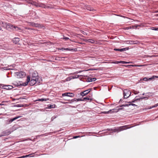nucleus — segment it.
Segmentation results:
<instances>
[{"mask_svg": "<svg viewBox=\"0 0 158 158\" xmlns=\"http://www.w3.org/2000/svg\"><path fill=\"white\" fill-rule=\"evenodd\" d=\"M27 1L28 3L30 4L37 8L42 7L45 9L52 8V7L46 6L44 3L40 2H37L32 0H27Z\"/></svg>", "mask_w": 158, "mask_h": 158, "instance_id": "nucleus-1", "label": "nucleus"}, {"mask_svg": "<svg viewBox=\"0 0 158 158\" xmlns=\"http://www.w3.org/2000/svg\"><path fill=\"white\" fill-rule=\"evenodd\" d=\"M30 80V76H28L27 77V79L26 80V81L25 82L21 83L22 82V81H19L17 82H14L13 83V84L17 86H25L26 85H27L28 84V83L29 82Z\"/></svg>", "mask_w": 158, "mask_h": 158, "instance_id": "nucleus-2", "label": "nucleus"}, {"mask_svg": "<svg viewBox=\"0 0 158 158\" xmlns=\"http://www.w3.org/2000/svg\"><path fill=\"white\" fill-rule=\"evenodd\" d=\"M15 76L17 78H23L25 77L26 73L23 71L15 72L14 73Z\"/></svg>", "mask_w": 158, "mask_h": 158, "instance_id": "nucleus-3", "label": "nucleus"}, {"mask_svg": "<svg viewBox=\"0 0 158 158\" xmlns=\"http://www.w3.org/2000/svg\"><path fill=\"white\" fill-rule=\"evenodd\" d=\"M127 125H125L121 127H117L115 129V131L118 132H120V131H123L124 130H126L127 129L130 128L131 127H127Z\"/></svg>", "mask_w": 158, "mask_h": 158, "instance_id": "nucleus-4", "label": "nucleus"}, {"mask_svg": "<svg viewBox=\"0 0 158 158\" xmlns=\"http://www.w3.org/2000/svg\"><path fill=\"white\" fill-rule=\"evenodd\" d=\"M14 28L15 29L16 31L20 30V31H21V28L13 26L12 24L10 23L6 24V28L7 29L9 30V28H10L11 29H13Z\"/></svg>", "mask_w": 158, "mask_h": 158, "instance_id": "nucleus-5", "label": "nucleus"}, {"mask_svg": "<svg viewBox=\"0 0 158 158\" xmlns=\"http://www.w3.org/2000/svg\"><path fill=\"white\" fill-rule=\"evenodd\" d=\"M131 92L128 89H125L123 91V95L124 98H127L131 96Z\"/></svg>", "mask_w": 158, "mask_h": 158, "instance_id": "nucleus-6", "label": "nucleus"}, {"mask_svg": "<svg viewBox=\"0 0 158 158\" xmlns=\"http://www.w3.org/2000/svg\"><path fill=\"white\" fill-rule=\"evenodd\" d=\"M40 81L38 80L31 79V77H30V80L29 82H30L29 84L30 85H33L35 84H37V85L39 84Z\"/></svg>", "mask_w": 158, "mask_h": 158, "instance_id": "nucleus-7", "label": "nucleus"}, {"mask_svg": "<svg viewBox=\"0 0 158 158\" xmlns=\"http://www.w3.org/2000/svg\"><path fill=\"white\" fill-rule=\"evenodd\" d=\"M31 78L37 80V81H40V78L38 76V73L36 72L32 74Z\"/></svg>", "mask_w": 158, "mask_h": 158, "instance_id": "nucleus-8", "label": "nucleus"}, {"mask_svg": "<svg viewBox=\"0 0 158 158\" xmlns=\"http://www.w3.org/2000/svg\"><path fill=\"white\" fill-rule=\"evenodd\" d=\"M11 133V131L10 129L7 130L2 132L0 135V137L7 135Z\"/></svg>", "mask_w": 158, "mask_h": 158, "instance_id": "nucleus-9", "label": "nucleus"}, {"mask_svg": "<svg viewBox=\"0 0 158 158\" xmlns=\"http://www.w3.org/2000/svg\"><path fill=\"white\" fill-rule=\"evenodd\" d=\"M62 95L63 97L67 96L72 97L74 96V94L70 93L67 92L62 94Z\"/></svg>", "mask_w": 158, "mask_h": 158, "instance_id": "nucleus-10", "label": "nucleus"}, {"mask_svg": "<svg viewBox=\"0 0 158 158\" xmlns=\"http://www.w3.org/2000/svg\"><path fill=\"white\" fill-rule=\"evenodd\" d=\"M61 50H66V51H76L77 50V49L76 48H61L59 49Z\"/></svg>", "mask_w": 158, "mask_h": 158, "instance_id": "nucleus-11", "label": "nucleus"}, {"mask_svg": "<svg viewBox=\"0 0 158 158\" xmlns=\"http://www.w3.org/2000/svg\"><path fill=\"white\" fill-rule=\"evenodd\" d=\"M2 88L4 89L9 90V89H11L13 88V87L12 85H4L2 86Z\"/></svg>", "mask_w": 158, "mask_h": 158, "instance_id": "nucleus-12", "label": "nucleus"}, {"mask_svg": "<svg viewBox=\"0 0 158 158\" xmlns=\"http://www.w3.org/2000/svg\"><path fill=\"white\" fill-rule=\"evenodd\" d=\"M85 99H87L88 100H89V98L87 97V98H84L83 100H82L80 98H78V99H72L71 100V101L72 102H73L74 101H84Z\"/></svg>", "mask_w": 158, "mask_h": 158, "instance_id": "nucleus-13", "label": "nucleus"}, {"mask_svg": "<svg viewBox=\"0 0 158 158\" xmlns=\"http://www.w3.org/2000/svg\"><path fill=\"white\" fill-rule=\"evenodd\" d=\"M88 93H89V90H87L84 91L83 92H81L80 93V94L81 96H85Z\"/></svg>", "mask_w": 158, "mask_h": 158, "instance_id": "nucleus-14", "label": "nucleus"}, {"mask_svg": "<svg viewBox=\"0 0 158 158\" xmlns=\"http://www.w3.org/2000/svg\"><path fill=\"white\" fill-rule=\"evenodd\" d=\"M56 105L55 104L53 105H48L47 106L45 107V109H51L52 108H55Z\"/></svg>", "mask_w": 158, "mask_h": 158, "instance_id": "nucleus-15", "label": "nucleus"}, {"mask_svg": "<svg viewBox=\"0 0 158 158\" xmlns=\"http://www.w3.org/2000/svg\"><path fill=\"white\" fill-rule=\"evenodd\" d=\"M129 49L128 48H121V49H116L115 48L114 49V50L115 51H119L120 52H123L124 51H125Z\"/></svg>", "mask_w": 158, "mask_h": 158, "instance_id": "nucleus-16", "label": "nucleus"}, {"mask_svg": "<svg viewBox=\"0 0 158 158\" xmlns=\"http://www.w3.org/2000/svg\"><path fill=\"white\" fill-rule=\"evenodd\" d=\"M13 41L15 44H18L19 41V39L18 38H15L13 39Z\"/></svg>", "mask_w": 158, "mask_h": 158, "instance_id": "nucleus-17", "label": "nucleus"}, {"mask_svg": "<svg viewBox=\"0 0 158 158\" xmlns=\"http://www.w3.org/2000/svg\"><path fill=\"white\" fill-rule=\"evenodd\" d=\"M139 25H138L137 24H135L134 25L131 26L130 27H127L126 29H134L135 27L136 28L138 26H139Z\"/></svg>", "mask_w": 158, "mask_h": 158, "instance_id": "nucleus-18", "label": "nucleus"}, {"mask_svg": "<svg viewBox=\"0 0 158 158\" xmlns=\"http://www.w3.org/2000/svg\"><path fill=\"white\" fill-rule=\"evenodd\" d=\"M34 27H37L38 28H41L43 27H44V26H43V25L41 24L35 23Z\"/></svg>", "mask_w": 158, "mask_h": 158, "instance_id": "nucleus-19", "label": "nucleus"}, {"mask_svg": "<svg viewBox=\"0 0 158 158\" xmlns=\"http://www.w3.org/2000/svg\"><path fill=\"white\" fill-rule=\"evenodd\" d=\"M127 43L131 44H137L136 42L135 41L132 40H128L127 41Z\"/></svg>", "mask_w": 158, "mask_h": 158, "instance_id": "nucleus-20", "label": "nucleus"}, {"mask_svg": "<svg viewBox=\"0 0 158 158\" xmlns=\"http://www.w3.org/2000/svg\"><path fill=\"white\" fill-rule=\"evenodd\" d=\"M20 117H21V116H17V117H16L10 119L9 121V123H11V122H12L13 121H14L16 120V119L18 118H19Z\"/></svg>", "mask_w": 158, "mask_h": 158, "instance_id": "nucleus-21", "label": "nucleus"}, {"mask_svg": "<svg viewBox=\"0 0 158 158\" xmlns=\"http://www.w3.org/2000/svg\"><path fill=\"white\" fill-rule=\"evenodd\" d=\"M15 125H14L13 126L11 127L10 128V130L11 131V132H13L16 129V127H15Z\"/></svg>", "mask_w": 158, "mask_h": 158, "instance_id": "nucleus-22", "label": "nucleus"}, {"mask_svg": "<svg viewBox=\"0 0 158 158\" xmlns=\"http://www.w3.org/2000/svg\"><path fill=\"white\" fill-rule=\"evenodd\" d=\"M96 78L94 77L92 78L91 77H89V82L94 81L96 80Z\"/></svg>", "mask_w": 158, "mask_h": 158, "instance_id": "nucleus-23", "label": "nucleus"}, {"mask_svg": "<svg viewBox=\"0 0 158 158\" xmlns=\"http://www.w3.org/2000/svg\"><path fill=\"white\" fill-rule=\"evenodd\" d=\"M73 77H72V76H70V77H67L66 79V81H70V80H71V79H73Z\"/></svg>", "mask_w": 158, "mask_h": 158, "instance_id": "nucleus-24", "label": "nucleus"}, {"mask_svg": "<svg viewBox=\"0 0 158 158\" xmlns=\"http://www.w3.org/2000/svg\"><path fill=\"white\" fill-rule=\"evenodd\" d=\"M148 99V98L147 97H146L136 99H135V100H136V101L137 100H141V99Z\"/></svg>", "mask_w": 158, "mask_h": 158, "instance_id": "nucleus-25", "label": "nucleus"}, {"mask_svg": "<svg viewBox=\"0 0 158 158\" xmlns=\"http://www.w3.org/2000/svg\"><path fill=\"white\" fill-rule=\"evenodd\" d=\"M1 69L2 70H10V69L9 68H8L7 67H4L2 68H1Z\"/></svg>", "mask_w": 158, "mask_h": 158, "instance_id": "nucleus-26", "label": "nucleus"}, {"mask_svg": "<svg viewBox=\"0 0 158 158\" xmlns=\"http://www.w3.org/2000/svg\"><path fill=\"white\" fill-rule=\"evenodd\" d=\"M114 110V109H112V110H110L108 111H107V112H106V111L104 112H103V113H104V114H108V113H111V112H112V110Z\"/></svg>", "mask_w": 158, "mask_h": 158, "instance_id": "nucleus-27", "label": "nucleus"}, {"mask_svg": "<svg viewBox=\"0 0 158 158\" xmlns=\"http://www.w3.org/2000/svg\"><path fill=\"white\" fill-rule=\"evenodd\" d=\"M120 62H121V63L123 64H129V63H131V62H126V61H121Z\"/></svg>", "mask_w": 158, "mask_h": 158, "instance_id": "nucleus-28", "label": "nucleus"}, {"mask_svg": "<svg viewBox=\"0 0 158 158\" xmlns=\"http://www.w3.org/2000/svg\"><path fill=\"white\" fill-rule=\"evenodd\" d=\"M23 104H17L15 105V106L17 107H23Z\"/></svg>", "mask_w": 158, "mask_h": 158, "instance_id": "nucleus-29", "label": "nucleus"}, {"mask_svg": "<svg viewBox=\"0 0 158 158\" xmlns=\"http://www.w3.org/2000/svg\"><path fill=\"white\" fill-rule=\"evenodd\" d=\"M127 66H131L133 67H140L142 66L141 65H128Z\"/></svg>", "mask_w": 158, "mask_h": 158, "instance_id": "nucleus-30", "label": "nucleus"}, {"mask_svg": "<svg viewBox=\"0 0 158 158\" xmlns=\"http://www.w3.org/2000/svg\"><path fill=\"white\" fill-rule=\"evenodd\" d=\"M48 99H47L46 98H41V99H39L38 101H47Z\"/></svg>", "mask_w": 158, "mask_h": 158, "instance_id": "nucleus-31", "label": "nucleus"}, {"mask_svg": "<svg viewBox=\"0 0 158 158\" xmlns=\"http://www.w3.org/2000/svg\"><path fill=\"white\" fill-rule=\"evenodd\" d=\"M130 105H131V104H124V105H121L120 106V107H121L122 106H128Z\"/></svg>", "mask_w": 158, "mask_h": 158, "instance_id": "nucleus-32", "label": "nucleus"}, {"mask_svg": "<svg viewBox=\"0 0 158 158\" xmlns=\"http://www.w3.org/2000/svg\"><path fill=\"white\" fill-rule=\"evenodd\" d=\"M155 78H158V76H153L152 77L149 78L148 80H151Z\"/></svg>", "mask_w": 158, "mask_h": 158, "instance_id": "nucleus-33", "label": "nucleus"}, {"mask_svg": "<svg viewBox=\"0 0 158 158\" xmlns=\"http://www.w3.org/2000/svg\"><path fill=\"white\" fill-rule=\"evenodd\" d=\"M25 29H28V30H31V31H32V30H34V29L31 28H30V27H25Z\"/></svg>", "mask_w": 158, "mask_h": 158, "instance_id": "nucleus-34", "label": "nucleus"}, {"mask_svg": "<svg viewBox=\"0 0 158 158\" xmlns=\"http://www.w3.org/2000/svg\"><path fill=\"white\" fill-rule=\"evenodd\" d=\"M57 117V116H54L52 117L51 118V121H53V120H54V119L56 118Z\"/></svg>", "mask_w": 158, "mask_h": 158, "instance_id": "nucleus-35", "label": "nucleus"}, {"mask_svg": "<svg viewBox=\"0 0 158 158\" xmlns=\"http://www.w3.org/2000/svg\"><path fill=\"white\" fill-rule=\"evenodd\" d=\"M72 76V77H73V79H75V78H78L79 77V75H74V76Z\"/></svg>", "mask_w": 158, "mask_h": 158, "instance_id": "nucleus-36", "label": "nucleus"}, {"mask_svg": "<svg viewBox=\"0 0 158 158\" xmlns=\"http://www.w3.org/2000/svg\"><path fill=\"white\" fill-rule=\"evenodd\" d=\"M6 23L8 24V23H4L3 22H2V24H1V25H2V27H5V26H6L5 27H6Z\"/></svg>", "mask_w": 158, "mask_h": 158, "instance_id": "nucleus-37", "label": "nucleus"}, {"mask_svg": "<svg viewBox=\"0 0 158 158\" xmlns=\"http://www.w3.org/2000/svg\"><path fill=\"white\" fill-rule=\"evenodd\" d=\"M62 39L65 40H69V38H68L67 37H65L64 36H63V38Z\"/></svg>", "mask_w": 158, "mask_h": 158, "instance_id": "nucleus-38", "label": "nucleus"}, {"mask_svg": "<svg viewBox=\"0 0 158 158\" xmlns=\"http://www.w3.org/2000/svg\"><path fill=\"white\" fill-rule=\"evenodd\" d=\"M133 92L134 93V94H137L139 93V91H135L134 90V91Z\"/></svg>", "mask_w": 158, "mask_h": 158, "instance_id": "nucleus-39", "label": "nucleus"}, {"mask_svg": "<svg viewBox=\"0 0 158 158\" xmlns=\"http://www.w3.org/2000/svg\"><path fill=\"white\" fill-rule=\"evenodd\" d=\"M151 29L157 31L158 30V28H156L154 27H151Z\"/></svg>", "mask_w": 158, "mask_h": 158, "instance_id": "nucleus-40", "label": "nucleus"}, {"mask_svg": "<svg viewBox=\"0 0 158 158\" xmlns=\"http://www.w3.org/2000/svg\"><path fill=\"white\" fill-rule=\"evenodd\" d=\"M30 25L33 27H34L35 24V23L33 22H31L30 23Z\"/></svg>", "mask_w": 158, "mask_h": 158, "instance_id": "nucleus-41", "label": "nucleus"}, {"mask_svg": "<svg viewBox=\"0 0 158 158\" xmlns=\"http://www.w3.org/2000/svg\"><path fill=\"white\" fill-rule=\"evenodd\" d=\"M81 72V71H79V72H78V71H77V72H76L72 74H72L73 75H74V74H77L78 73H80Z\"/></svg>", "mask_w": 158, "mask_h": 158, "instance_id": "nucleus-42", "label": "nucleus"}, {"mask_svg": "<svg viewBox=\"0 0 158 158\" xmlns=\"http://www.w3.org/2000/svg\"><path fill=\"white\" fill-rule=\"evenodd\" d=\"M98 70V69L89 68V71Z\"/></svg>", "mask_w": 158, "mask_h": 158, "instance_id": "nucleus-43", "label": "nucleus"}, {"mask_svg": "<svg viewBox=\"0 0 158 158\" xmlns=\"http://www.w3.org/2000/svg\"><path fill=\"white\" fill-rule=\"evenodd\" d=\"M94 42L95 41L94 40L89 39V43H94Z\"/></svg>", "mask_w": 158, "mask_h": 158, "instance_id": "nucleus-44", "label": "nucleus"}, {"mask_svg": "<svg viewBox=\"0 0 158 158\" xmlns=\"http://www.w3.org/2000/svg\"><path fill=\"white\" fill-rule=\"evenodd\" d=\"M143 80L144 81H147L148 80V79L147 77H145L143 78Z\"/></svg>", "mask_w": 158, "mask_h": 158, "instance_id": "nucleus-45", "label": "nucleus"}, {"mask_svg": "<svg viewBox=\"0 0 158 158\" xmlns=\"http://www.w3.org/2000/svg\"><path fill=\"white\" fill-rule=\"evenodd\" d=\"M31 154H29V155H26L25 156H24V158L26 157H27L28 156H31Z\"/></svg>", "mask_w": 158, "mask_h": 158, "instance_id": "nucleus-46", "label": "nucleus"}, {"mask_svg": "<svg viewBox=\"0 0 158 158\" xmlns=\"http://www.w3.org/2000/svg\"><path fill=\"white\" fill-rule=\"evenodd\" d=\"M115 129H109V131H113L114 132H116V131H115Z\"/></svg>", "mask_w": 158, "mask_h": 158, "instance_id": "nucleus-47", "label": "nucleus"}, {"mask_svg": "<svg viewBox=\"0 0 158 158\" xmlns=\"http://www.w3.org/2000/svg\"><path fill=\"white\" fill-rule=\"evenodd\" d=\"M158 106V103H157V104H156V105H155L153 106H152V107H156Z\"/></svg>", "mask_w": 158, "mask_h": 158, "instance_id": "nucleus-48", "label": "nucleus"}, {"mask_svg": "<svg viewBox=\"0 0 158 158\" xmlns=\"http://www.w3.org/2000/svg\"><path fill=\"white\" fill-rule=\"evenodd\" d=\"M80 137V136H74L73 138L74 139H76V138H77L78 137Z\"/></svg>", "mask_w": 158, "mask_h": 158, "instance_id": "nucleus-49", "label": "nucleus"}, {"mask_svg": "<svg viewBox=\"0 0 158 158\" xmlns=\"http://www.w3.org/2000/svg\"><path fill=\"white\" fill-rule=\"evenodd\" d=\"M114 63H116V64H118V63H121L120 61H116Z\"/></svg>", "mask_w": 158, "mask_h": 158, "instance_id": "nucleus-50", "label": "nucleus"}, {"mask_svg": "<svg viewBox=\"0 0 158 158\" xmlns=\"http://www.w3.org/2000/svg\"><path fill=\"white\" fill-rule=\"evenodd\" d=\"M131 104V105H132V106H137L135 104H132V103H131V104Z\"/></svg>", "mask_w": 158, "mask_h": 158, "instance_id": "nucleus-51", "label": "nucleus"}, {"mask_svg": "<svg viewBox=\"0 0 158 158\" xmlns=\"http://www.w3.org/2000/svg\"><path fill=\"white\" fill-rule=\"evenodd\" d=\"M24 158V156L18 157V158Z\"/></svg>", "mask_w": 158, "mask_h": 158, "instance_id": "nucleus-52", "label": "nucleus"}, {"mask_svg": "<svg viewBox=\"0 0 158 158\" xmlns=\"http://www.w3.org/2000/svg\"><path fill=\"white\" fill-rule=\"evenodd\" d=\"M34 30H32V31H32V32H33V33H35V32L36 31L35 30H34Z\"/></svg>", "mask_w": 158, "mask_h": 158, "instance_id": "nucleus-53", "label": "nucleus"}, {"mask_svg": "<svg viewBox=\"0 0 158 158\" xmlns=\"http://www.w3.org/2000/svg\"><path fill=\"white\" fill-rule=\"evenodd\" d=\"M136 101V100H135V99L134 100H133L131 102H130V103L131 102H135Z\"/></svg>", "mask_w": 158, "mask_h": 158, "instance_id": "nucleus-54", "label": "nucleus"}, {"mask_svg": "<svg viewBox=\"0 0 158 158\" xmlns=\"http://www.w3.org/2000/svg\"><path fill=\"white\" fill-rule=\"evenodd\" d=\"M87 82H89V78H87Z\"/></svg>", "mask_w": 158, "mask_h": 158, "instance_id": "nucleus-55", "label": "nucleus"}, {"mask_svg": "<svg viewBox=\"0 0 158 158\" xmlns=\"http://www.w3.org/2000/svg\"><path fill=\"white\" fill-rule=\"evenodd\" d=\"M123 109V108H119L118 109V110H122Z\"/></svg>", "mask_w": 158, "mask_h": 158, "instance_id": "nucleus-56", "label": "nucleus"}, {"mask_svg": "<svg viewBox=\"0 0 158 158\" xmlns=\"http://www.w3.org/2000/svg\"><path fill=\"white\" fill-rule=\"evenodd\" d=\"M92 89H91V88H89V92H90V91H91V90H92Z\"/></svg>", "mask_w": 158, "mask_h": 158, "instance_id": "nucleus-57", "label": "nucleus"}, {"mask_svg": "<svg viewBox=\"0 0 158 158\" xmlns=\"http://www.w3.org/2000/svg\"><path fill=\"white\" fill-rule=\"evenodd\" d=\"M2 105H3V104H0V106Z\"/></svg>", "mask_w": 158, "mask_h": 158, "instance_id": "nucleus-58", "label": "nucleus"}, {"mask_svg": "<svg viewBox=\"0 0 158 158\" xmlns=\"http://www.w3.org/2000/svg\"><path fill=\"white\" fill-rule=\"evenodd\" d=\"M2 30V28H1V27L0 26V31Z\"/></svg>", "mask_w": 158, "mask_h": 158, "instance_id": "nucleus-59", "label": "nucleus"}, {"mask_svg": "<svg viewBox=\"0 0 158 158\" xmlns=\"http://www.w3.org/2000/svg\"><path fill=\"white\" fill-rule=\"evenodd\" d=\"M152 108L153 107H150V108H149V109H152Z\"/></svg>", "mask_w": 158, "mask_h": 158, "instance_id": "nucleus-60", "label": "nucleus"}, {"mask_svg": "<svg viewBox=\"0 0 158 158\" xmlns=\"http://www.w3.org/2000/svg\"><path fill=\"white\" fill-rule=\"evenodd\" d=\"M156 16H158V14H157L156 15Z\"/></svg>", "mask_w": 158, "mask_h": 158, "instance_id": "nucleus-61", "label": "nucleus"}, {"mask_svg": "<svg viewBox=\"0 0 158 158\" xmlns=\"http://www.w3.org/2000/svg\"><path fill=\"white\" fill-rule=\"evenodd\" d=\"M89 11H91V10H91V9H89Z\"/></svg>", "mask_w": 158, "mask_h": 158, "instance_id": "nucleus-62", "label": "nucleus"}, {"mask_svg": "<svg viewBox=\"0 0 158 158\" xmlns=\"http://www.w3.org/2000/svg\"><path fill=\"white\" fill-rule=\"evenodd\" d=\"M4 102V101H3L2 102Z\"/></svg>", "mask_w": 158, "mask_h": 158, "instance_id": "nucleus-63", "label": "nucleus"}, {"mask_svg": "<svg viewBox=\"0 0 158 158\" xmlns=\"http://www.w3.org/2000/svg\"><path fill=\"white\" fill-rule=\"evenodd\" d=\"M143 94V95H144V93H143V94Z\"/></svg>", "mask_w": 158, "mask_h": 158, "instance_id": "nucleus-64", "label": "nucleus"}]
</instances>
